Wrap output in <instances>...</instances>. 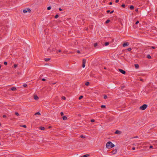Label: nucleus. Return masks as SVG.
I'll use <instances>...</instances> for the list:
<instances>
[{"label": "nucleus", "instance_id": "nucleus-51", "mask_svg": "<svg viewBox=\"0 0 157 157\" xmlns=\"http://www.w3.org/2000/svg\"><path fill=\"white\" fill-rule=\"evenodd\" d=\"M135 149V147H133L132 148V149L133 150H134Z\"/></svg>", "mask_w": 157, "mask_h": 157}, {"label": "nucleus", "instance_id": "nucleus-36", "mask_svg": "<svg viewBox=\"0 0 157 157\" xmlns=\"http://www.w3.org/2000/svg\"><path fill=\"white\" fill-rule=\"evenodd\" d=\"M85 66V64H82V67L83 68H84Z\"/></svg>", "mask_w": 157, "mask_h": 157}, {"label": "nucleus", "instance_id": "nucleus-32", "mask_svg": "<svg viewBox=\"0 0 157 157\" xmlns=\"http://www.w3.org/2000/svg\"><path fill=\"white\" fill-rule=\"evenodd\" d=\"M121 6L123 8H124L125 7V5L123 4Z\"/></svg>", "mask_w": 157, "mask_h": 157}, {"label": "nucleus", "instance_id": "nucleus-28", "mask_svg": "<svg viewBox=\"0 0 157 157\" xmlns=\"http://www.w3.org/2000/svg\"><path fill=\"white\" fill-rule=\"evenodd\" d=\"M135 67L136 68H138L139 67L138 65L137 64H135Z\"/></svg>", "mask_w": 157, "mask_h": 157}, {"label": "nucleus", "instance_id": "nucleus-13", "mask_svg": "<svg viewBox=\"0 0 157 157\" xmlns=\"http://www.w3.org/2000/svg\"><path fill=\"white\" fill-rule=\"evenodd\" d=\"M40 128L41 130H44L45 129V128L43 127H40Z\"/></svg>", "mask_w": 157, "mask_h": 157}, {"label": "nucleus", "instance_id": "nucleus-52", "mask_svg": "<svg viewBox=\"0 0 157 157\" xmlns=\"http://www.w3.org/2000/svg\"><path fill=\"white\" fill-rule=\"evenodd\" d=\"M109 5H112V2H109Z\"/></svg>", "mask_w": 157, "mask_h": 157}, {"label": "nucleus", "instance_id": "nucleus-53", "mask_svg": "<svg viewBox=\"0 0 157 157\" xmlns=\"http://www.w3.org/2000/svg\"><path fill=\"white\" fill-rule=\"evenodd\" d=\"M135 11H136V12H137L138 11V9H136L135 10Z\"/></svg>", "mask_w": 157, "mask_h": 157}, {"label": "nucleus", "instance_id": "nucleus-6", "mask_svg": "<svg viewBox=\"0 0 157 157\" xmlns=\"http://www.w3.org/2000/svg\"><path fill=\"white\" fill-rule=\"evenodd\" d=\"M129 44L128 42H126L123 44L122 46L123 47H124L128 46Z\"/></svg>", "mask_w": 157, "mask_h": 157}, {"label": "nucleus", "instance_id": "nucleus-4", "mask_svg": "<svg viewBox=\"0 0 157 157\" xmlns=\"http://www.w3.org/2000/svg\"><path fill=\"white\" fill-rule=\"evenodd\" d=\"M55 49H54L52 47H50L48 49V51L50 52H51L52 51H55Z\"/></svg>", "mask_w": 157, "mask_h": 157}, {"label": "nucleus", "instance_id": "nucleus-37", "mask_svg": "<svg viewBox=\"0 0 157 157\" xmlns=\"http://www.w3.org/2000/svg\"><path fill=\"white\" fill-rule=\"evenodd\" d=\"M95 121L94 119H92L91 120V122H94Z\"/></svg>", "mask_w": 157, "mask_h": 157}, {"label": "nucleus", "instance_id": "nucleus-26", "mask_svg": "<svg viewBox=\"0 0 157 157\" xmlns=\"http://www.w3.org/2000/svg\"><path fill=\"white\" fill-rule=\"evenodd\" d=\"M101 108H105V106L104 105H101Z\"/></svg>", "mask_w": 157, "mask_h": 157}, {"label": "nucleus", "instance_id": "nucleus-19", "mask_svg": "<svg viewBox=\"0 0 157 157\" xmlns=\"http://www.w3.org/2000/svg\"><path fill=\"white\" fill-rule=\"evenodd\" d=\"M89 84V82H87L85 83V85L86 86H88Z\"/></svg>", "mask_w": 157, "mask_h": 157}, {"label": "nucleus", "instance_id": "nucleus-25", "mask_svg": "<svg viewBox=\"0 0 157 157\" xmlns=\"http://www.w3.org/2000/svg\"><path fill=\"white\" fill-rule=\"evenodd\" d=\"M107 98V96L106 95H105L104 96V98L105 99H106Z\"/></svg>", "mask_w": 157, "mask_h": 157}, {"label": "nucleus", "instance_id": "nucleus-46", "mask_svg": "<svg viewBox=\"0 0 157 157\" xmlns=\"http://www.w3.org/2000/svg\"><path fill=\"white\" fill-rule=\"evenodd\" d=\"M6 115H4L3 116V117L4 118H6Z\"/></svg>", "mask_w": 157, "mask_h": 157}, {"label": "nucleus", "instance_id": "nucleus-10", "mask_svg": "<svg viewBox=\"0 0 157 157\" xmlns=\"http://www.w3.org/2000/svg\"><path fill=\"white\" fill-rule=\"evenodd\" d=\"M63 120H66L67 119V117L65 116H64L63 117Z\"/></svg>", "mask_w": 157, "mask_h": 157}, {"label": "nucleus", "instance_id": "nucleus-23", "mask_svg": "<svg viewBox=\"0 0 157 157\" xmlns=\"http://www.w3.org/2000/svg\"><path fill=\"white\" fill-rule=\"evenodd\" d=\"M97 45H98V44L97 43H95L94 44V47H96Z\"/></svg>", "mask_w": 157, "mask_h": 157}, {"label": "nucleus", "instance_id": "nucleus-15", "mask_svg": "<svg viewBox=\"0 0 157 157\" xmlns=\"http://www.w3.org/2000/svg\"><path fill=\"white\" fill-rule=\"evenodd\" d=\"M35 114V115H40V113L39 112H37Z\"/></svg>", "mask_w": 157, "mask_h": 157}, {"label": "nucleus", "instance_id": "nucleus-11", "mask_svg": "<svg viewBox=\"0 0 157 157\" xmlns=\"http://www.w3.org/2000/svg\"><path fill=\"white\" fill-rule=\"evenodd\" d=\"M89 156V155L88 154H86L84 155L81 156V157H87Z\"/></svg>", "mask_w": 157, "mask_h": 157}, {"label": "nucleus", "instance_id": "nucleus-8", "mask_svg": "<svg viewBox=\"0 0 157 157\" xmlns=\"http://www.w3.org/2000/svg\"><path fill=\"white\" fill-rule=\"evenodd\" d=\"M34 98L35 100H37L39 99V98L37 95H35L34 96Z\"/></svg>", "mask_w": 157, "mask_h": 157}, {"label": "nucleus", "instance_id": "nucleus-24", "mask_svg": "<svg viewBox=\"0 0 157 157\" xmlns=\"http://www.w3.org/2000/svg\"><path fill=\"white\" fill-rule=\"evenodd\" d=\"M109 21H110V20H106V21L105 23L107 24V23H108L109 22Z\"/></svg>", "mask_w": 157, "mask_h": 157}, {"label": "nucleus", "instance_id": "nucleus-48", "mask_svg": "<svg viewBox=\"0 0 157 157\" xmlns=\"http://www.w3.org/2000/svg\"><path fill=\"white\" fill-rule=\"evenodd\" d=\"M77 53H80V51L79 50H78L77 51Z\"/></svg>", "mask_w": 157, "mask_h": 157}, {"label": "nucleus", "instance_id": "nucleus-2", "mask_svg": "<svg viewBox=\"0 0 157 157\" xmlns=\"http://www.w3.org/2000/svg\"><path fill=\"white\" fill-rule=\"evenodd\" d=\"M147 107V105L146 104H144L142 106H141L140 109H142L143 110H145Z\"/></svg>", "mask_w": 157, "mask_h": 157}, {"label": "nucleus", "instance_id": "nucleus-22", "mask_svg": "<svg viewBox=\"0 0 157 157\" xmlns=\"http://www.w3.org/2000/svg\"><path fill=\"white\" fill-rule=\"evenodd\" d=\"M83 98V96H80L78 98V99L79 100L81 99L82 98Z\"/></svg>", "mask_w": 157, "mask_h": 157}, {"label": "nucleus", "instance_id": "nucleus-21", "mask_svg": "<svg viewBox=\"0 0 157 157\" xmlns=\"http://www.w3.org/2000/svg\"><path fill=\"white\" fill-rule=\"evenodd\" d=\"M59 15H58L57 14V15H56L55 16V18L56 19V18H58V17H59Z\"/></svg>", "mask_w": 157, "mask_h": 157}, {"label": "nucleus", "instance_id": "nucleus-54", "mask_svg": "<svg viewBox=\"0 0 157 157\" xmlns=\"http://www.w3.org/2000/svg\"><path fill=\"white\" fill-rule=\"evenodd\" d=\"M140 81H143V79H140Z\"/></svg>", "mask_w": 157, "mask_h": 157}, {"label": "nucleus", "instance_id": "nucleus-50", "mask_svg": "<svg viewBox=\"0 0 157 157\" xmlns=\"http://www.w3.org/2000/svg\"><path fill=\"white\" fill-rule=\"evenodd\" d=\"M59 10H60V11L62 10V9L61 8H59Z\"/></svg>", "mask_w": 157, "mask_h": 157}, {"label": "nucleus", "instance_id": "nucleus-47", "mask_svg": "<svg viewBox=\"0 0 157 157\" xmlns=\"http://www.w3.org/2000/svg\"><path fill=\"white\" fill-rule=\"evenodd\" d=\"M114 12V11L113 10L112 11H111V12H110V13H113Z\"/></svg>", "mask_w": 157, "mask_h": 157}, {"label": "nucleus", "instance_id": "nucleus-35", "mask_svg": "<svg viewBox=\"0 0 157 157\" xmlns=\"http://www.w3.org/2000/svg\"><path fill=\"white\" fill-rule=\"evenodd\" d=\"M60 115L61 116H62L63 115V112H61L60 113Z\"/></svg>", "mask_w": 157, "mask_h": 157}, {"label": "nucleus", "instance_id": "nucleus-7", "mask_svg": "<svg viewBox=\"0 0 157 157\" xmlns=\"http://www.w3.org/2000/svg\"><path fill=\"white\" fill-rule=\"evenodd\" d=\"M116 134H120L121 133V132L119 130H117L115 132Z\"/></svg>", "mask_w": 157, "mask_h": 157}, {"label": "nucleus", "instance_id": "nucleus-44", "mask_svg": "<svg viewBox=\"0 0 157 157\" xmlns=\"http://www.w3.org/2000/svg\"><path fill=\"white\" fill-rule=\"evenodd\" d=\"M153 148V146H150V147H149V148Z\"/></svg>", "mask_w": 157, "mask_h": 157}, {"label": "nucleus", "instance_id": "nucleus-5", "mask_svg": "<svg viewBox=\"0 0 157 157\" xmlns=\"http://www.w3.org/2000/svg\"><path fill=\"white\" fill-rule=\"evenodd\" d=\"M119 71L121 73L123 74L124 75L126 73L125 71H124L123 70L121 69H119Z\"/></svg>", "mask_w": 157, "mask_h": 157}, {"label": "nucleus", "instance_id": "nucleus-39", "mask_svg": "<svg viewBox=\"0 0 157 157\" xmlns=\"http://www.w3.org/2000/svg\"><path fill=\"white\" fill-rule=\"evenodd\" d=\"M156 48V47H154V46H152L151 47V48H153V49H155Z\"/></svg>", "mask_w": 157, "mask_h": 157}, {"label": "nucleus", "instance_id": "nucleus-14", "mask_svg": "<svg viewBox=\"0 0 157 157\" xmlns=\"http://www.w3.org/2000/svg\"><path fill=\"white\" fill-rule=\"evenodd\" d=\"M86 60L85 59H83L82 60V64H85L86 63Z\"/></svg>", "mask_w": 157, "mask_h": 157}, {"label": "nucleus", "instance_id": "nucleus-18", "mask_svg": "<svg viewBox=\"0 0 157 157\" xmlns=\"http://www.w3.org/2000/svg\"><path fill=\"white\" fill-rule=\"evenodd\" d=\"M134 8V6H132V5H131L130 6V9H131V10H132Z\"/></svg>", "mask_w": 157, "mask_h": 157}, {"label": "nucleus", "instance_id": "nucleus-3", "mask_svg": "<svg viewBox=\"0 0 157 157\" xmlns=\"http://www.w3.org/2000/svg\"><path fill=\"white\" fill-rule=\"evenodd\" d=\"M31 11L30 9L28 8L27 9H25L23 10V12L24 13H25L27 12H30Z\"/></svg>", "mask_w": 157, "mask_h": 157}, {"label": "nucleus", "instance_id": "nucleus-55", "mask_svg": "<svg viewBox=\"0 0 157 157\" xmlns=\"http://www.w3.org/2000/svg\"><path fill=\"white\" fill-rule=\"evenodd\" d=\"M61 52V50H59L58 51V52Z\"/></svg>", "mask_w": 157, "mask_h": 157}, {"label": "nucleus", "instance_id": "nucleus-30", "mask_svg": "<svg viewBox=\"0 0 157 157\" xmlns=\"http://www.w3.org/2000/svg\"><path fill=\"white\" fill-rule=\"evenodd\" d=\"M131 50H132V49L131 48H128L127 49V50L129 51H131Z\"/></svg>", "mask_w": 157, "mask_h": 157}, {"label": "nucleus", "instance_id": "nucleus-29", "mask_svg": "<svg viewBox=\"0 0 157 157\" xmlns=\"http://www.w3.org/2000/svg\"><path fill=\"white\" fill-rule=\"evenodd\" d=\"M15 114L17 116H19V114L17 112H16L15 113Z\"/></svg>", "mask_w": 157, "mask_h": 157}, {"label": "nucleus", "instance_id": "nucleus-34", "mask_svg": "<svg viewBox=\"0 0 157 157\" xmlns=\"http://www.w3.org/2000/svg\"><path fill=\"white\" fill-rule=\"evenodd\" d=\"M14 67L15 68H16L17 67V65L16 64H14Z\"/></svg>", "mask_w": 157, "mask_h": 157}, {"label": "nucleus", "instance_id": "nucleus-27", "mask_svg": "<svg viewBox=\"0 0 157 157\" xmlns=\"http://www.w3.org/2000/svg\"><path fill=\"white\" fill-rule=\"evenodd\" d=\"M80 137L81 138H85V136H84L83 135H81V136H80Z\"/></svg>", "mask_w": 157, "mask_h": 157}, {"label": "nucleus", "instance_id": "nucleus-33", "mask_svg": "<svg viewBox=\"0 0 157 157\" xmlns=\"http://www.w3.org/2000/svg\"><path fill=\"white\" fill-rule=\"evenodd\" d=\"M62 99L63 100H65L66 99V98L64 96H63L62 97Z\"/></svg>", "mask_w": 157, "mask_h": 157}, {"label": "nucleus", "instance_id": "nucleus-1", "mask_svg": "<svg viewBox=\"0 0 157 157\" xmlns=\"http://www.w3.org/2000/svg\"><path fill=\"white\" fill-rule=\"evenodd\" d=\"M114 146V145L110 141H109L106 143V147L107 148H111Z\"/></svg>", "mask_w": 157, "mask_h": 157}, {"label": "nucleus", "instance_id": "nucleus-38", "mask_svg": "<svg viewBox=\"0 0 157 157\" xmlns=\"http://www.w3.org/2000/svg\"><path fill=\"white\" fill-rule=\"evenodd\" d=\"M4 64L5 65H6L7 64V63L6 62H4Z\"/></svg>", "mask_w": 157, "mask_h": 157}, {"label": "nucleus", "instance_id": "nucleus-41", "mask_svg": "<svg viewBox=\"0 0 157 157\" xmlns=\"http://www.w3.org/2000/svg\"><path fill=\"white\" fill-rule=\"evenodd\" d=\"M22 127L25 128H26V126L25 125H22Z\"/></svg>", "mask_w": 157, "mask_h": 157}, {"label": "nucleus", "instance_id": "nucleus-17", "mask_svg": "<svg viewBox=\"0 0 157 157\" xmlns=\"http://www.w3.org/2000/svg\"><path fill=\"white\" fill-rule=\"evenodd\" d=\"M109 44V42H105V46H107Z\"/></svg>", "mask_w": 157, "mask_h": 157}, {"label": "nucleus", "instance_id": "nucleus-45", "mask_svg": "<svg viewBox=\"0 0 157 157\" xmlns=\"http://www.w3.org/2000/svg\"><path fill=\"white\" fill-rule=\"evenodd\" d=\"M119 1V0H116V3H118Z\"/></svg>", "mask_w": 157, "mask_h": 157}, {"label": "nucleus", "instance_id": "nucleus-49", "mask_svg": "<svg viewBox=\"0 0 157 157\" xmlns=\"http://www.w3.org/2000/svg\"><path fill=\"white\" fill-rule=\"evenodd\" d=\"M107 12L108 13H110V10H108L107 11Z\"/></svg>", "mask_w": 157, "mask_h": 157}, {"label": "nucleus", "instance_id": "nucleus-40", "mask_svg": "<svg viewBox=\"0 0 157 157\" xmlns=\"http://www.w3.org/2000/svg\"><path fill=\"white\" fill-rule=\"evenodd\" d=\"M49 60V59H45V60L46 61H48V60Z\"/></svg>", "mask_w": 157, "mask_h": 157}, {"label": "nucleus", "instance_id": "nucleus-31", "mask_svg": "<svg viewBox=\"0 0 157 157\" xmlns=\"http://www.w3.org/2000/svg\"><path fill=\"white\" fill-rule=\"evenodd\" d=\"M23 86H24V87H27V84H24L23 85Z\"/></svg>", "mask_w": 157, "mask_h": 157}, {"label": "nucleus", "instance_id": "nucleus-42", "mask_svg": "<svg viewBox=\"0 0 157 157\" xmlns=\"http://www.w3.org/2000/svg\"><path fill=\"white\" fill-rule=\"evenodd\" d=\"M139 23V21H137L136 22V25H137V24Z\"/></svg>", "mask_w": 157, "mask_h": 157}, {"label": "nucleus", "instance_id": "nucleus-12", "mask_svg": "<svg viewBox=\"0 0 157 157\" xmlns=\"http://www.w3.org/2000/svg\"><path fill=\"white\" fill-rule=\"evenodd\" d=\"M117 152V150H115L112 151V153L113 154H115Z\"/></svg>", "mask_w": 157, "mask_h": 157}, {"label": "nucleus", "instance_id": "nucleus-43", "mask_svg": "<svg viewBox=\"0 0 157 157\" xmlns=\"http://www.w3.org/2000/svg\"><path fill=\"white\" fill-rule=\"evenodd\" d=\"M42 81H45L46 80V79L45 78H42Z\"/></svg>", "mask_w": 157, "mask_h": 157}, {"label": "nucleus", "instance_id": "nucleus-9", "mask_svg": "<svg viewBox=\"0 0 157 157\" xmlns=\"http://www.w3.org/2000/svg\"><path fill=\"white\" fill-rule=\"evenodd\" d=\"M11 90H12L13 91H15V90H17L16 88L15 87H12L11 88Z\"/></svg>", "mask_w": 157, "mask_h": 157}, {"label": "nucleus", "instance_id": "nucleus-16", "mask_svg": "<svg viewBox=\"0 0 157 157\" xmlns=\"http://www.w3.org/2000/svg\"><path fill=\"white\" fill-rule=\"evenodd\" d=\"M147 57L148 59H151V56L149 55H147Z\"/></svg>", "mask_w": 157, "mask_h": 157}, {"label": "nucleus", "instance_id": "nucleus-20", "mask_svg": "<svg viewBox=\"0 0 157 157\" xmlns=\"http://www.w3.org/2000/svg\"><path fill=\"white\" fill-rule=\"evenodd\" d=\"M51 9V6H49L47 7V9L48 10H49Z\"/></svg>", "mask_w": 157, "mask_h": 157}]
</instances>
